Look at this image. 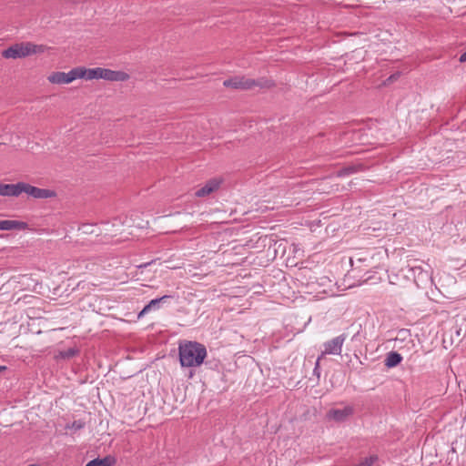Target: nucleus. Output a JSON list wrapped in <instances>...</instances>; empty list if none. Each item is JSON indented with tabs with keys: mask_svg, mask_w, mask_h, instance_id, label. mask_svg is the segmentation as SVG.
Instances as JSON below:
<instances>
[{
	"mask_svg": "<svg viewBox=\"0 0 466 466\" xmlns=\"http://www.w3.org/2000/svg\"><path fill=\"white\" fill-rule=\"evenodd\" d=\"M178 355L182 367H199L207 357V349L199 342L187 341L179 344Z\"/></svg>",
	"mask_w": 466,
	"mask_h": 466,
	"instance_id": "nucleus-1",
	"label": "nucleus"
},
{
	"mask_svg": "<svg viewBox=\"0 0 466 466\" xmlns=\"http://www.w3.org/2000/svg\"><path fill=\"white\" fill-rule=\"evenodd\" d=\"M46 46L43 45H35L31 42L16 43L2 51V56L6 59L24 58L35 54L43 53Z\"/></svg>",
	"mask_w": 466,
	"mask_h": 466,
	"instance_id": "nucleus-2",
	"label": "nucleus"
},
{
	"mask_svg": "<svg viewBox=\"0 0 466 466\" xmlns=\"http://www.w3.org/2000/svg\"><path fill=\"white\" fill-rule=\"evenodd\" d=\"M224 86L234 89L249 90L255 86L268 88L273 86V82L265 78L251 79L244 76H236L223 82Z\"/></svg>",
	"mask_w": 466,
	"mask_h": 466,
	"instance_id": "nucleus-3",
	"label": "nucleus"
},
{
	"mask_svg": "<svg viewBox=\"0 0 466 466\" xmlns=\"http://www.w3.org/2000/svg\"><path fill=\"white\" fill-rule=\"evenodd\" d=\"M346 339L347 336L345 334H340L323 343L322 357L324 355H340Z\"/></svg>",
	"mask_w": 466,
	"mask_h": 466,
	"instance_id": "nucleus-4",
	"label": "nucleus"
},
{
	"mask_svg": "<svg viewBox=\"0 0 466 466\" xmlns=\"http://www.w3.org/2000/svg\"><path fill=\"white\" fill-rule=\"evenodd\" d=\"M222 183L220 177H214L209 179L202 187L198 189L195 193L196 197L203 198L210 195L211 193L218 190Z\"/></svg>",
	"mask_w": 466,
	"mask_h": 466,
	"instance_id": "nucleus-5",
	"label": "nucleus"
},
{
	"mask_svg": "<svg viewBox=\"0 0 466 466\" xmlns=\"http://www.w3.org/2000/svg\"><path fill=\"white\" fill-rule=\"evenodd\" d=\"M352 413H353V409L350 406H347L342 409L330 410L327 414V418L329 420H333L335 421L340 422V421H344Z\"/></svg>",
	"mask_w": 466,
	"mask_h": 466,
	"instance_id": "nucleus-6",
	"label": "nucleus"
},
{
	"mask_svg": "<svg viewBox=\"0 0 466 466\" xmlns=\"http://www.w3.org/2000/svg\"><path fill=\"white\" fill-rule=\"evenodd\" d=\"M128 78V75L122 71H114L111 69L102 68L101 79L109 81H125Z\"/></svg>",
	"mask_w": 466,
	"mask_h": 466,
	"instance_id": "nucleus-7",
	"label": "nucleus"
},
{
	"mask_svg": "<svg viewBox=\"0 0 466 466\" xmlns=\"http://www.w3.org/2000/svg\"><path fill=\"white\" fill-rule=\"evenodd\" d=\"M28 224L18 220H0V230H25Z\"/></svg>",
	"mask_w": 466,
	"mask_h": 466,
	"instance_id": "nucleus-8",
	"label": "nucleus"
},
{
	"mask_svg": "<svg viewBox=\"0 0 466 466\" xmlns=\"http://www.w3.org/2000/svg\"><path fill=\"white\" fill-rule=\"evenodd\" d=\"M322 288L327 286V289H322V294H326L328 296L336 295V288L337 282L335 279H331L329 277H322L321 282Z\"/></svg>",
	"mask_w": 466,
	"mask_h": 466,
	"instance_id": "nucleus-9",
	"label": "nucleus"
},
{
	"mask_svg": "<svg viewBox=\"0 0 466 466\" xmlns=\"http://www.w3.org/2000/svg\"><path fill=\"white\" fill-rule=\"evenodd\" d=\"M360 169V165L348 164L342 167H339L336 170V175L338 177H348L352 174L357 173Z\"/></svg>",
	"mask_w": 466,
	"mask_h": 466,
	"instance_id": "nucleus-10",
	"label": "nucleus"
},
{
	"mask_svg": "<svg viewBox=\"0 0 466 466\" xmlns=\"http://www.w3.org/2000/svg\"><path fill=\"white\" fill-rule=\"evenodd\" d=\"M402 360V356L397 351H390L387 354L385 359V366L388 368H394L398 366Z\"/></svg>",
	"mask_w": 466,
	"mask_h": 466,
	"instance_id": "nucleus-11",
	"label": "nucleus"
},
{
	"mask_svg": "<svg viewBox=\"0 0 466 466\" xmlns=\"http://www.w3.org/2000/svg\"><path fill=\"white\" fill-rule=\"evenodd\" d=\"M30 191L32 192L30 197H33L34 198H49L56 196L55 192L52 190L39 188L36 187H34Z\"/></svg>",
	"mask_w": 466,
	"mask_h": 466,
	"instance_id": "nucleus-12",
	"label": "nucleus"
},
{
	"mask_svg": "<svg viewBox=\"0 0 466 466\" xmlns=\"http://www.w3.org/2000/svg\"><path fill=\"white\" fill-rule=\"evenodd\" d=\"M16 184H0V196L17 197Z\"/></svg>",
	"mask_w": 466,
	"mask_h": 466,
	"instance_id": "nucleus-13",
	"label": "nucleus"
},
{
	"mask_svg": "<svg viewBox=\"0 0 466 466\" xmlns=\"http://www.w3.org/2000/svg\"><path fill=\"white\" fill-rule=\"evenodd\" d=\"M170 296L165 295L161 298L152 299L147 305L144 307V309L139 312L138 318H141L143 315L147 313L151 309L158 307L160 302H165L167 299H168Z\"/></svg>",
	"mask_w": 466,
	"mask_h": 466,
	"instance_id": "nucleus-14",
	"label": "nucleus"
},
{
	"mask_svg": "<svg viewBox=\"0 0 466 466\" xmlns=\"http://www.w3.org/2000/svg\"><path fill=\"white\" fill-rule=\"evenodd\" d=\"M116 462L114 457L106 456L103 459H95L90 461L86 466H112Z\"/></svg>",
	"mask_w": 466,
	"mask_h": 466,
	"instance_id": "nucleus-15",
	"label": "nucleus"
},
{
	"mask_svg": "<svg viewBox=\"0 0 466 466\" xmlns=\"http://www.w3.org/2000/svg\"><path fill=\"white\" fill-rule=\"evenodd\" d=\"M83 72H84V78L86 80L101 79V76H102V68L101 67L89 68V69H86L83 67Z\"/></svg>",
	"mask_w": 466,
	"mask_h": 466,
	"instance_id": "nucleus-16",
	"label": "nucleus"
},
{
	"mask_svg": "<svg viewBox=\"0 0 466 466\" xmlns=\"http://www.w3.org/2000/svg\"><path fill=\"white\" fill-rule=\"evenodd\" d=\"M48 81L52 84H68L66 76V72H55L47 77Z\"/></svg>",
	"mask_w": 466,
	"mask_h": 466,
	"instance_id": "nucleus-17",
	"label": "nucleus"
},
{
	"mask_svg": "<svg viewBox=\"0 0 466 466\" xmlns=\"http://www.w3.org/2000/svg\"><path fill=\"white\" fill-rule=\"evenodd\" d=\"M67 83H71L77 78H84L83 67H76L66 73Z\"/></svg>",
	"mask_w": 466,
	"mask_h": 466,
	"instance_id": "nucleus-18",
	"label": "nucleus"
},
{
	"mask_svg": "<svg viewBox=\"0 0 466 466\" xmlns=\"http://www.w3.org/2000/svg\"><path fill=\"white\" fill-rule=\"evenodd\" d=\"M78 350L76 348H69L66 350H61L56 356V359L69 360L78 354Z\"/></svg>",
	"mask_w": 466,
	"mask_h": 466,
	"instance_id": "nucleus-19",
	"label": "nucleus"
},
{
	"mask_svg": "<svg viewBox=\"0 0 466 466\" xmlns=\"http://www.w3.org/2000/svg\"><path fill=\"white\" fill-rule=\"evenodd\" d=\"M34 186H31L25 182H18L17 183V197L21 195L22 193H25L28 196H31L32 192L30 189H33Z\"/></svg>",
	"mask_w": 466,
	"mask_h": 466,
	"instance_id": "nucleus-20",
	"label": "nucleus"
},
{
	"mask_svg": "<svg viewBox=\"0 0 466 466\" xmlns=\"http://www.w3.org/2000/svg\"><path fill=\"white\" fill-rule=\"evenodd\" d=\"M377 461H378V456L371 455L370 457L364 458L362 461H360V463H358L355 466H372L373 463L376 462Z\"/></svg>",
	"mask_w": 466,
	"mask_h": 466,
	"instance_id": "nucleus-21",
	"label": "nucleus"
},
{
	"mask_svg": "<svg viewBox=\"0 0 466 466\" xmlns=\"http://www.w3.org/2000/svg\"><path fill=\"white\" fill-rule=\"evenodd\" d=\"M320 363H322V360H320V356H318L316 359V366L314 369V373L317 375L318 378L320 377V372L319 370Z\"/></svg>",
	"mask_w": 466,
	"mask_h": 466,
	"instance_id": "nucleus-22",
	"label": "nucleus"
},
{
	"mask_svg": "<svg viewBox=\"0 0 466 466\" xmlns=\"http://www.w3.org/2000/svg\"><path fill=\"white\" fill-rule=\"evenodd\" d=\"M320 363H322V360H320V356H318L316 359V366L314 369V373L317 375L318 378L320 377V372L319 370Z\"/></svg>",
	"mask_w": 466,
	"mask_h": 466,
	"instance_id": "nucleus-23",
	"label": "nucleus"
},
{
	"mask_svg": "<svg viewBox=\"0 0 466 466\" xmlns=\"http://www.w3.org/2000/svg\"><path fill=\"white\" fill-rule=\"evenodd\" d=\"M398 336L401 337V339H405L406 337H410V331L407 329H401L399 331Z\"/></svg>",
	"mask_w": 466,
	"mask_h": 466,
	"instance_id": "nucleus-24",
	"label": "nucleus"
},
{
	"mask_svg": "<svg viewBox=\"0 0 466 466\" xmlns=\"http://www.w3.org/2000/svg\"><path fill=\"white\" fill-rule=\"evenodd\" d=\"M413 270H414V271H416V270H420L419 275H420V276H421V278H426V279H427V278L429 277L428 272H427V271H423V270H421L420 268H415Z\"/></svg>",
	"mask_w": 466,
	"mask_h": 466,
	"instance_id": "nucleus-25",
	"label": "nucleus"
},
{
	"mask_svg": "<svg viewBox=\"0 0 466 466\" xmlns=\"http://www.w3.org/2000/svg\"><path fill=\"white\" fill-rule=\"evenodd\" d=\"M84 426L81 421H74L72 427L76 430H79Z\"/></svg>",
	"mask_w": 466,
	"mask_h": 466,
	"instance_id": "nucleus-26",
	"label": "nucleus"
},
{
	"mask_svg": "<svg viewBox=\"0 0 466 466\" xmlns=\"http://www.w3.org/2000/svg\"><path fill=\"white\" fill-rule=\"evenodd\" d=\"M459 61L461 63L466 62V51L460 56Z\"/></svg>",
	"mask_w": 466,
	"mask_h": 466,
	"instance_id": "nucleus-27",
	"label": "nucleus"
},
{
	"mask_svg": "<svg viewBox=\"0 0 466 466\" xmlns=\"http://www.w3.org/2000/svg\"><path fill=\"white\" fill-rule=\"evenodd\" d=\"M399 76V74H394V75H391L388 79L387 81L388 82H392L394 81L395 79H397V77Z\"/></svg>",
	"mask_w": 466,
	"mask_h": 466,
	"instance_id": "nucleus-28",
	"label": "nucleus"
},
{
	"mask_svg": "<svg viewBox=\"0 0 466 466\" xmlns=\"http://www.w3.org/2000/svg\"><path fill=\"white\" fill-rule=\"evenodd\" d=\"M6 369H7L6 366L0 365V372L5 371Z\"/></svg>",
	"mask_w": 466,
	"mask_h": 466,
	"instance_id": "nucleus-29",
	"label": "nucleus"
},
{
	"mask_svg": "<svg viewBox=\"0 0 466 466\" xmlns=\"http://www.w3.org/2000/svg\"><path fill=\"white\" fill-rule=\"evenodd\" d=\"M150 263H145V264H142L140 266H138V268H146L147 265H149Z\"/></svg>",
	"mask_w": 466,
	"mask_h": 466,
	"instance_id": "nucleus-30",
	"label": "nucleus"
}]
</instances>
